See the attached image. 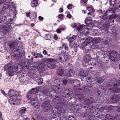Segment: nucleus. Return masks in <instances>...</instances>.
<instances>
[{"mask_svg": "<svg viewBox=\"0 0 120 120\" xmlns=\"http://www.w3.org/2000/svg\"><path fill=\"white\" fill-rule=\"evenodd\" d=\"M97 81L98 83H100L103 81L104 79L101 78H99L97 79Z\"/></svg>", "mask_w": 120, "mask_h": 120, "instance_id": "obj_36", "label": "nucleus"}, {"mask_svg": "<svg viewBox=\"0 0 120 120\" xmlns=\"http://www.w3.org/2000/svg\"><path fill=\"white\" fill-rule=\"evenodd\" d=\"M64 73V71L62 69H61L60 70L59 73L58 74V75L61 76L63 75Z\"/></svg>", "mask_w": 120, "mask_h": 120, "instance_id": "obj_50", "label": "nucleus"}, {"mask_svg": "<svg viewBox=\"0 0 120 120\" xmlns=\"http://www.w3.org/2000/svg\"><path fill=\"white\" fill-rule=\"evenodd\" d=\"M77 30L79 31L80 33H83L84 34L85 31V28H83L82 26L81 25L79 26L77 28Z\"/></svg>", "mask_w": 120, "mask_h": 120, "instance_id": "obj_23", "label": "nucleus"}, {"mask_svg": "<svg viewBox=\"0 0 120 120\" xmlns=\"http://www.w3.org/2000/svg\"><path fill=\"white\" fill-rule=\"evenodd\" d=\"M8 22L10 23H12L13 21V19L11 18H9L8 19Z\"/></svg>", "mask_w": 120, "mask_h": 120, "instance_id": "obj_61", "label": "nucleus"}, {"mask_svg": "<svg viewBox=\"0 0 120 120\" xmlns=\"http://www.w3.org/2000/svg\"><path fill=\"white\" fill-rule=\"evenodd\" d=\"M10 3H6L4 4L3 7H4L5 9H7L10 6Z\"/></svg>", "mask_w": 120, "mask_h": 120, "instance_id": "obj_28", "label": "nucleus"}, {"mask_svg": "<svg viewBox=\"0 0 120 120\" xmlns=\"http://www.w3.org/2000/svg\"><path fill=\"white\" fill-rule=\"evenodd\" d=\"M100 41V40L98 38H94L93 40V42L96 43H99Z\"/></svg>", "mask_w": 120, "mask_h": 120, "instance_id": "obj_31", "label": "nucleus"}, {"mask_svg": "<svg viewBox=\"0 0 120 120\" xmlns=\"http://www.w3.org/2000/svg\"><path fill=\"white\" fill-rule=\"evenodd\" d=\"M9 8L10 11L12 13V14H15L16 12V7L15 6V4L11 5Z\"/></svg>", "mask_w": 120, "mask_h": 120, "instance_id": "obj_15", "label": "nucleus"}, {"mask_svg": "<svg viewBox=\"0 0 120 120\" xmlns=\"http://www.w3.org/2000/svg\"><path fill=\"white\" fill-rule=\"evenodd\" d=\"M21 47H16L15 50L17 51H19V52L16 54L14 55L13 56L14 57H16V59H19L24 56L25 55V52L19 50Z\"/></svg>", "mask_w": 120, "mask_h": 120, "instance_id": "obj_5", "label": "nucleus"}, {"mask_svg": "<svg viewBox=\"0 0 120 120\" xmlns=\"http://www.w3.org/2000/svg\"><path fill=\"white\" fill-rule=\"evenodd\" d=\"M85 101L87 105L89 104V103H91V102L90 100L87 99H86V100Z\"/></svg>", "mask_w": 120, "mask_h": 120, "instance_id": "obj_54", "label": "nucleus"}, {"mask_svg": "<svg viewBox=\"0 0 120 120\" xmlns=\"http://www.w3.org/2000/svg\"><path fill=\"white\" fill-rule=\"evenodd\" d=\"M54 87V89L55 88L56 89V88H57L58 89V91L60 89H58V88L56 86H55ZM53 90L54 91V92L52 91L51 92H50V96L51 97H56V91H57V90H55L54 89Z\"/></svg>", "mask_w": 120, "mask_h": 120, "instance_id": "obj_17", "label": "nucleus"}, {"mask_svg": "<svg viewBox=\"0 0 120 120\" xmlns=\"http://www.w3.org/2000/svg\"><path fill=\"white\" fill-rule=\"evenodd\" d=\"M87 9L89 11L92 12L93 11V9L92 8L90 7H87Z\"/></svg>", "mask_w": 120, "mask_h": 120, "instance_id": "obj_56", "label": "nucleus"}, {"mask_svg": "<svg viewBox=\"0 0 120 120\" xmlns=\"http://www.w3.org/2000/svg\"><path fill=\"white\" fill-rule=\"evenodd\" d=\"M78 97L79 100H83V96L81 94H79L77 95Z\"/></svg>", "mask_w": 120, "mask_h": 120, "instance_id": "obj_45", "label": "nucleus"}, {"mask_svg": "<svg viewBox=\"0 0 120 120\" xmlns=\"http://www.w3.org/2000/svg\"><path fill=\"white\" fill-rule=\"evenodd\" d=\"M38 4V2L36 1H32L31 4V6L33 7H36Z\"/></svg>", "mask_w": 120, "mask_h": 120, "instance_id": "obj_27", "label": "nucleus"}, {"mask_svg": "<svg viewBox=\"0 0 120 120\" xmlns=\"http://www.w3.org/2000/svg\"><path fill=\"white\" fill-rule=\"evenodd\" d=\"M109 22L107 21H106L104 25L102 26V28L104 30H106L108 28L109 26Z\"/></svg>", "mask_w": 120, "mask_h": 120, "instance_id": "obj_21", "label": "nucleus"}, {"mask_svg": "<svg viewBox=\"0 0 120 120\" xmlns=\"http://www.w3.org/2000/svg\"><path fill=\"white\" fill-rule=\"evenodd\" d=\"M68 81L69 83H71L73 84L74 80H73L72 79H69L68 80Z\"/></svg>", "mask_w": 120, "mask_h": 120, "instance_id": "obj_59", "label": "nucleus"}, {"mask_svg": "<svg viewBox=\"0 0 120 120\" xmlns=\"http://www.w3.org/2000/svg\"><path fill=\"white\" fill-rule=\"evenodd\" d=\"M51 60L49 63H48L47 65L48 67L50 68H54L55 66L56 60L53 59H51Z\"/></svg>", "mask_w": 120, "mask_h": 120, "instance_id": "obj_11", "label": "nucleus"}, {"mask_svg": "<svg viewBox=\"0 0 120 120\" xmlns=\"http://www.w3.org/2000/svg\"><path fill=\"white\" fill-rule=\"evenodd\" d=\"M92 19L90 17H88L85 20V22L87 24L89 23L90 21H91Z\"/></svg>", "mask_w": 120, "mask_h": 120, "instance_id": "obj_32", "label": "nucleus"}, {"mask_svg": "<svg viewBox=\"0 0 120 120\" xmlns=\"http://www.w3.org/2000/svg\"><path fill=\"white\" fill-rule=\"evenodd\" d=\"M79 74L82 77H85L87 75V72L86 70H82L79 72Z\"/></svg>", "mask_w": 120, "mask_h": 120, "instance_id": "obj_19", "label": "nucleus"}, {"mask_svg": "<svg viewBox=\"0 0 120 120\" xmlns=\"http://www.w3.org/2000/svg\"><path fill=\"white\" fill-rule=\"evenodd\" d=\"M62 56H63L62 55H59L57 57L56 60L58 62H59L62 60Z\"/></svg>", "mask_w": 120, "mask_h": 120, "instance_id": "obj_29", "label": "nucleus"}, {"mask_svg": "<svg viewBox=\"0 0 120 120\" xmlns=\"http://www.w3.org/2000/svg\"><path fill=\"white\" fill-rule=\"evenodd\" d=\"M96 116L98 117L100 119L103 118L104 116V115L103 114L100 115L99 113L98 112L97 114H96Z\"/></svg>", "mask_w": 120, "mask_h": 120, "instance_id": "obj_33", "label": "nucleus"}, {"mask_svg": "<svg viewBox=\"0 0 120 120\" xmlns=\"http://www.w3.org/2000/svg\"><path fill=\"white\" fill-rule=\"evenodd\" d=\"M72 4H69L67 6V8L68 9H70L72 8Z\"/></svg>", "mask_w": 120, "mask_h": 120, "instance_id": "obj_58", "label": "nucleus"}, {"mask_svg": "<svg viewBox=\"0 0 120 120\" xmlns=\"http://www.w3.org/2000/svg\"><path fill=\"white\" fill-rule=\"evenodd\" d=\"M14 69L17 73L21 72L22 70V68L19 64L16 63L14 66Z\"/></svg>", "mask_w": 120, "mask_h": 120, "instance_id": "obj_10", "label": "nucleus"}, {"mask_svg": "<svg viewBox=\"0 0 120 120\" xmlns=\"http://www.w3.org/2000/svg\"><path fill=\"white\" fill-rule=\"evenodd\" d=\"M0 19V20L1 21H5L7 20V19L6 17L4 16H3L1 17Z\"/></svg>", "mask_w": 120, "mask_h": 120, "instance_id": "obj_46", "label": "nucleus"}, {"mask_svg": "<svg viewBox=\"0 0 120 120\" xmlns=\"http://www.w3.org/2000/svg\"><path fill=\"white\" fill-rule=\"evenodd\" d=\"M108 108L109 109L111 110L114 109V107L112 106H108Z\"/></svg>", "mask_w": 120, "mask_h": 120, "instance_id": "obj_57", "label": "nucleus"}, {"mask_svg": "<svg viewBox=\"0 0 120 120\" xmlns=\"http://www.w3.org/2000/svg\"><path fill=\"white\" fill-rule=\"evenodd\" d=\"M105 109V108L103 107H101L99 109V111H98V112H102V111H103Z\"/></svg>", "mask_w": 120, "mask_h": 120, "instance_id": "obj_52", "label": "nucleus"}, {"mask_svg": "<svg viewBox=\"0 0 120 120\" xmlns=\"http://www.w3.org/2000/svg\"><path fill=\"white\" fill-rule=\"evenodd\" d=\"M117 82L115 79H113L112 80L111 82H110L107 85L108 88L113 93H116L119 92L120 91V88L118 87L117 86L119 85L120 86V80L117 83Z\"/></svg>", "mask_w": 120, "mask_h": 120, "instance_id": "obj_2", "label": "nucleus"}, {"mask_svg": "<svg viewBox=\"0 0 120 120\" xmlns=\"http://www.w3.org/2000/svg\"><path fill=\"white\" fill-rule=\"evenodd\" d=\"M116 11V9H115V8H111L108 11V12L109 13L112 12V13H114Z\"/></svg>", "mask_w": 120, "mask_h": 120, "instance_id": "obj_37", "label": "nucleus"}, {"mask_svg": "<svg viewBox=\"0 0 120 120\" xmlns=\"http://www.w3.org/2000/svg\"><path fill=\"white\" fill-rule=\"evenodd\" d=\"M120 98V96L117 95H114L111 98L112 101L113 103L116 102Z\"/></svg>", "mask_w": 120, "mask_h": 120, "instance_id": "obj_16", "label": "nucleus"}, {"mask_svg": "<svg viewBox=\"0 0 120 120\" xmlns=\"http://www.w3.org/2000/svg\"><path fill=\"white\" fill-rule=\"evenodd\" d=\"M30 94H29V92L26 95V97L27 98L28 100H31V95Z\"/></svg>", "mask_w": 120, "mask_h": 120, "instance_id": "obj_49", "label": "nucleus"}, {"mask_svg": "<svg viewBox=\"0 0 120 120\" xmlns=\"http://www.w3.org/2000/svg\"><path fill=\"white\" fill-rule=\"evenodd\" d=\"M36 56L35 57V58H36L38 57H41L43 56L40 53H37Z\"/></svg>", "mask_w": 120, "mask_h": 120, "instance_id": "obj_48", "label": "nucleus"}, {"mask_svg": "<svg viewBox=\"0 0 120 120\" xmlns=\"http://www.w3.org/2000/svg\"><path fill=\"white\" fill-rule=\"evenodd\" d=\"M76 36L75 35L73 36L72 37L69 38L68 37H67V39L68 40L69 43H72L76 38Z\"/></svg>", "mask_w": 120, "mask_h": 120, "instance_id": "obj_24", "label": "nucleus"}, {"mask_svg": "<svg viewBox=\"0 0 120 120\" xmlns=\"http://www.w3.org/2000/svg\"><path fill=\"white\" fill-rule=\"evenodd\" d=\"M94 111H95V109H94V107L92 106L90 110V111L91 113H93L94 112Z\"/></svg>", "mask_w": 120, "mask_h": 120, "instance_id": "obj_51", "label": "nucleus"}, {"mask_svg": "<svg viewBox=\"0 0 120 120\" xmlns=\"http://www.w3.org/2000/svg\"><path fill=\"white\" fill-rule=\"evenodd\" d=\"M97 46V45H93L90 46V47L92 49H95L98 48Z\"/></svg>", "mask_w": 120, "mask_h": 120, "instance_id": "obj_53", "label": "nucleus"}, {"mask_svg": "<svg viewBox=\"0 0 120 120\" xmlns=\"http://www.w3.org/2000/svg\"><path fill=\"white\" fill-rule=\"evenodd\" d=\"M88 112H85L82 113V115L84 117H89V115Z\"/></svg>", "mask_w": 120, "mask_h": 120, "instance_id": "obj_41", "label": "nucleus"}, {"mask_svg": "<svg viewBox=\"0 0 120 120\" xmlns=\"http://www.w3.org/2000/svg\"><path fill=\"white\" fill-rule=\"evenodd\" d=\"M68 80H67L64 79L63 81V84L64 85H65L67 83Z\"/></svg>", "mask_w": 120, "mask_h": 120, "instance_id": "obj_62", "label": "nucleus"}, {"mask_svg": "<svg viewBox=\"0 0 120 120\" xmlns=\"http://www.w3.org/2000/svg\"><path fill=\"white\" fill-rule=\"evenodd\" d=\"M8 29L5 25H0V31H2L6 33L8 32Z\"/></svg>", "mask_w": 120, "mask_h": 120, "instance_id": "obj_12", "label": "nucleus"}, {"mask_svg": "<svg viewBox=\"0 0 120 120\" xmlns=\"http://www.w3.org/2000/svg\"><path fill=\"white\" fill-rule=\"evenodd\" d=\"M50 101L48 100L46 101L41 104V107L44 108V112H46L49 111L50 108Z\"/></svg>", "mask_w": 120, "mask_h": 120, "instance_id": "obj_7", "label": "nucleus"}, {"mask_svg": "<svg viewBox=\"0 0 120 120\" xmlns=\"http://www.w3.org/2000/svg\"><path fill=\"white\" fill-rule=\"evenodd\" d=\"M45 39L46 40H50L51 38V35L50 34H48L46 35L45 37Z\"/></svg>", "mask_w": 120, "mask_h": 120, "instance_id": "obj_42", "label": "nucleus"}, {"mask_svg": "<svg viewBox=\"0 0 120 120\" xmlns=\"http://www.w3.org/2000/svg\"><path fill=\"white\" fill-rule=\"evenodd\" d=\"M97 92L99 96L100 95L102 94V93L101 92L100 90L99 91L98 90H97Z\"/></svg>", "mask_w": 120, "mask_h": 120, "instance_id": "obj_60", "label": "nucleus"}, {"mask_svg": "<svg viewBox=\"0 0 120 120\" xmlns=\"http://www.w3.org/2000/svg\"><path fill=\"white\" fill-rule=\"evenodd\" d=\"M51 59H52L46 58L43 59V61L45 62L48 63L50 61H51Z\"/></svg>", "mask_w": 120, "mask_h": 120, "instance_id": "obj_34", "label": "nucleus"}, {"mask_svg": "<svg viewBox=\"0 0 120 120\" xmlns=\"http://www.w3.org/2000/svg\"><path fill=\"white\" fill-rule=\"evenodd\" d=\"M73 85L75 86V87H78L81 85V83L79 80H74Z\"/></svg>", "mask_w": 120, "mask_h": 120, "instance_id": "obj_22", "label": "nucleus"}, {"mask_svg": "<svg viewBox=\"0 0 120 120\" xmlns=\"http://www.w3.org/2000/svg\"><path fill=\"white\" fill-rule=\"evenodd\" d=\"M63 15L62 14H60L58 15L59 18L60 19H62L63 18Z\"/></svg>", "mask_w": 120, "mask_h": 120, "instance_id": "obj_64", "label": "nucleus"}, {"mask_svg": "<svg viewBox=\"0 0 120 120\" xmlns=\"http://www.w3.org/2000/svg\"><path fill=\"white\" fill-rule=\"evenodd\" d=\"M19 79L21 82H26L28 79L26 75L25 74H20L19 75Z\"/></svg>", "mask_w": 120, "mask_h": 120, "instance_id": "obj_9", "label": "nucleus"}, {"mask_svg": "<svg viewBox=\"0 0 120 120\" xmlns=\"http://www.w3.org/2000/svg\"><path fill=\"white\" fill-rule=\"evenodd\" d=\"M49 91V90L48 89L44 90L42 91L43 95H46L48 93Z\"/></svg>", "mask_w": 120, "mask_h": 120, "instance_id": "obj_39", "label": "nucleus"}, {"mask_svg": "<svg viewBox=\"0 0 120 120\" xmlns=\"http://www.w3.org/2000/svg\"><path fill=\"white\" fill-rule=\"evenodd\" d=\"M109 57L110 59L113 61H117L120 60V56L118 53L116 52L110 51Z\"/></svg>", "mask_w": 120, "mask_h": 120, "instance_id": "obj_4", "label": "nucleus"}, {"mask_svg": "<svg viewBox=\"0 0 120 120\" xmlns=\"http://www.w3.org/2000/svg\"><path fill=\"white\" fill-rule=\"evenodd\" d=\"M91 86H85L83 88V90L84 91H87L91 89Z\"/></svg>", "mask_w": 120, "mask_h": 120, "instance_id": "obj_26", "label": "nucleus"}, {"mask_svg": "<svg viewBox=\"0 0 120 120\" xmlns=\"http://www.w3.org/2000/svg\"><path fill=\"white\" fill-rule=\"evenodd\" d=\"M60 119L62 120H67V117H66L64 116H63Z\"/></svg>", "mask_w": 120, "mask_h": 120, "instance_id": "obj_63", "label": "nucleus"}, {"mask_svg": "<svg viewBox=\"0 0 120 120\" xmlns=\"http://www.w3.org/2000/svg\"><path fill=\"white\" fill-rule=\"evenodd\" d=\"M36 101V99L34 98H32L31 100L30 101V102L33 105L34 103Z\"/></svg>", "mask_w": 120, "mask_h": 120, "instance_id": "obj_38", "label": "nucleus"}, {"mask_svg": "<svg viewBox=\"0 0 120 120\" xmlns=\"http://www.w3.org/2000/svg\"><path fill=\"white\" fill-rule=\"evenodd\" d=\"M69 91L68 89H66L64 91L65 94L66 95H68L69 94Z\"/></svg>", "mask_w": 120, "mask_h": 120, "instance_id": "obj_55", "label": "nucleus"}, {"mask_svg": "<svg viewBox=\"0 0 120 120\" xmlns=\"http://www.w3.org/2000/svg\"><path fill=\"white\" fill-rule=\"evenodd\" d=\"M117 17H118V15L116 14H113L111 15H109L108 21H110V22L113 23L114 22L113 19L116 18Z\"/></svg>", "mask_w": 120, "mask_h": 120, "instance_id": "obj_13", "label": "nucleus"}, {"mask_svg": "<svg viewBox=\"0 0 120 120\" xmlns=\"http://www.w3.org/2000/svg\"><path fill=\"white\" fill-rule=\"evenodd\" d=\"M34 65H33V67L34 69H38L39 71L41 72L44 71V69L43 64H40L38 65L37 63H34Z\"/></svg>", "mask_w": 120, "mask_h": 120, "instance_id": "obj_8", "label": "nucleus"}, {"mask_svg": "<svg viewBox=\"0 0 120 120\" xmlns=\"http://www.w3.org/2000/svg\"><path fill=\"white\" fill-rule=\"evenodd\" d=\"M38 90L37 88H33L29 92V94H34L37 92Z\"/></svg>", "mask_w": 120, "mask_h": 120, "instance_id": "obj_25", "label": "nucleus"}, {"mask_svg": "<svg viewBox=\"0 0 120 120\" xmlns=\"http://www.w3.org/2000/svg\"><path fill=\"white\" fill-rule=\"evenodd\" d=\"M92 40V38L89 37L86 39V41L85 42H84L83 43H84L86 42V43L87 44H89L91 42Z\"/></svg>", "mask_w": 120, "mask_h": 120, "instance_id": "obj_30", "label": "nucleus"}, {"mask_svg": "<svg viewBox=\"0 0 120 120\" xmlns=\"http://www.w3.org/2000/svg\"><path fill=\"white\" fill-rule=\"evenodd\" d=\"M26 111V108L24 107H23L21 109L19 112L20 113L22 114L23 113H24Z\"/></svg>", "mask_w": 120, "mask_h": 120, "instance_id": "obj_35", "label": "nucleus"}, {"mask_svg": "<svg viewBox=\"0 0 120 120\" xmlns=\"http://www.w3.org/2000/svg\"><path fill=\"white\" fill-rule=\"evenodd\" d=\"M43 79L42 78H40L38 80V85L43 84Z\"/></svg>", "mask_w": 120, "mask_h": 120, "instance_id": "obj_43", "label": "nucleus"}, {"mask_svg": "<svg viewBox=\"0 0 120 120\" xmlns=\"http://www.w3.org/2000/svg\"><path fill=\"white\" fill-rule=\"evenodd\" d=\"M90 57L88 55L85 56L84 58V61L86 62H88V64L90 65H92V63H91V61L90 60Z\"/></svg>", "mask_w": 120, "mask_h": 120, "instance_id": "obj_14", "label": "nucleus"}, {"mask_svg": "<svg viewBox=\"0 0 120 120\" xmlns=\"http://www.w3.org/2000/svg\"><path fill=\"white\" fill-rule=\"evenodd\" d=\"M53 101V102H55L56 103L60 104L62 105H64L66 103L65 99L63 97L60 98L57 97L55 98Z\"/></svg>", "mask_w": 120, "mask_h": 120, "instance_id": "obj_6", "label": "nucleus"}, {"mask_svg": "<svg viewBox=\"0 0 120 120\" xmlns=\"http://www.w3.org/2000/svg\"><path fill=\"white\" fill-rule=\"evenodd\" d=\"M8 95L10 97V101L15 102L18 104L20 103L21 96L17 92L12 89L11 90L9 91Z\"/></svg>", "mask_w": 120, "mask_h": 120, "instance_id": "obj_1", "label": "nucleus"}, {"mask_svg": "<svg viewBox=\"0 0 120 120\" xmlns=\"http://www.w3.org/2000/svg\"><path fill=\"white\" fill-rule=\"evenodd\" d=\"M33 105H34L35 108L37 109L38 108H39V105L38 101H36L35 103H34V104Z\"/></svg>", "mask_w": 120, "mask_h": 120, "instance_id": "obj_40", "label": "nucleus"}, {"mask_svg": "<svg viewBox=\"0 0 120 120\" xmlns=\"http://www.w3.org/2000/svg\"><path fill=\"white\" fill-rule=\"evenodd\" d=\"M83 34L84 35V34H80L79 35V37L81 39L84 40H85V38H84V37L83 36Z\"/></svg>", "mask_w": 120, "mask_h": 120, "instance_id": "obj_47", "label": "nucleus"}, {"mask_svg": "<svg viewBox=\"0 0 120 120\" xmlns=\"http://www.w3.org/2000/svg\"><path fill=\"white\" fill-rule=\"evenodd\" d=\"M105 117L107 119H111L112 118V116L109 114L106 115L105 116Z\"/></svg>", "mask_w": 120, "mask_h": 120, "instance_id": "obj_44", "label": "nucleus"}, {"mask_svg": "<svg viewBox=\"0 0 120 120\" xmlns=\"http://www.w3.org/2000/svg\"><path fill=\"white\" fill-rule=\"evenodd\" d=\"M14 68L11 61L8 64H6L4 66V70H7L8 75L9 76L13 75H14Z\"/></svg>", "mask_w": 120, "mask_h": 120, "instance_id": "obj_3", "label": "nucleus"}, {"mask_svg": "<svg viewBox=\"0 0 120 120\" xmlns=\"http://www.w3.org/2000/svg\"><path fill=\"white\" fill-rule=\"evenodd\" d=\"M110 4L111 6L116 7L118 8V6L116 3V0H110Z\"/></svg>", "mask_w": 120, "mask_h": 120, "instance_id": "obj_20", "label": "nucleus"}, {"mask_svg": "<svg viewBox=\"0 0 120 120\" xmlns=\"http://www.w3.org/2000/svg\"><path fill=\"white\" fill-rule=\"evenodd\" d=\"M74 71L72 70H70L67 71L65 74L68 77L72 76L74 74Z\"/></svg>", "mask_w": 120, "mask_h": 120, "instance_id": "obj_18", "label": "nucleus"}]
</instances>
